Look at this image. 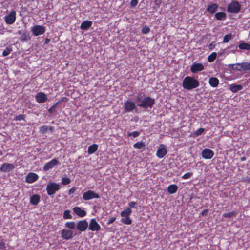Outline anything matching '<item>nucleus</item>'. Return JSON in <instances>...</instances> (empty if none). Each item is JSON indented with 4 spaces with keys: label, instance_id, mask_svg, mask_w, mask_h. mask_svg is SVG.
Instances as JSON below:
<instances>
[{
    "label": "nucleus",
    "instance_id": "4",
    "mask_svg": "<svg viewBox=\"0 0 250 250\" xmlns=\"http://www.w3.org/2000/svg\"><path fill=\"white\" fill-rule=\"evenodd\" d=\"M60 189V185L55 182H50L46 186V191L48 195H53L56 191Z\"/></svg>",
    "mask_w": 250,
    "mask_h": 250
},
{
    "label": "nucleus",
    "instance_id": "34",
    "mask_svg": "<svg viewBox=\"0 0 250 250\" xmlns=\"http://www.w3.org/2000/svg\"><path fill=\"white\" fill-rule=\"evenodd\" d=\"M240 49L250 50V44L247 43H241L239 45Z\"/></svg>",
    "mask_w": 250,
    "mask_h": 250
},
{
    "label": "nucleus",
    "instance_id": "7",
    "mask_svg": "<svg viewBox=\"0 0 250 250\" xmlns=\"http://www.w3.org/2000/svg\"><path fill=\"white\" fill-rule=\"evenodd\" d=\"M61 237L65 240H70L74 237L73 232L68 229H62L61 231Z\"/></svg>",
    "mask_w": 250,
    "mask_h": 250
},
{
    "label": "nucleus",
    "instance_id": "6",
    "mask_svg": "<svg viewBox=\"0 0 250 250\" xmlns=\"http://www.w3.org/2000/svg\"><path fill=\"white\" fill-rule=\"evenodd\" d=\"M31 31L34 36H38L43 34L45 32V28L42 25H36L31 27Z\"/></svg>",
    "mask_w": 250,
    "mask_h": 250
},
{
    "label": "nucleus",
    "instance_id": "39",
    "mask_svg": "<svg viewBox=\"0 0 250 250\" xmlns=\"http://www.w3.org/2000/svg\"><path fill=\"white\" fill-rule=\"evenodd\" d=\"M204 129L203 128H200L198 129L197 131L194 132L192 134L193 137H196L201 135L204 132Z\"/></svg>",
    "mask_w": 250,
    "mask_h": 250
},
{
    "label": "nucleus",
    "instance_id": "31",
    "mask_svg": "<svg viewBox=\"0 0 250 250\" xmlns=\"http://www.w3.org/2000/svg\"><path fill=\"white\" fill-rule=\"evenodd\" d=\"M237 214V212L236 211H232L231 212L224 213L222 216L225 218H232L235 217Z\"/></svg>",
    "mask_w": 250,
    "mask_h": 250
},
{
    "label": "nucleus",
    "instance_id": "16",
    "mask_svg": "<svg viewBox=\"0 0 250 250\" xmlns=\"http://www.w3.org/2000/svg\"><path fill=\"white\" fill-rule=\"evenodd\" d=\"M214 152L209 149L206 148L202 151V156L205 159H210L214 156Z\"/></svg>",
    "mask_w": 250,
    "mask_h": 250
},
{
    "label": "nucleus",
    "instance_id": "38",
    "mask_svg": "<svg viewBox=\"0 0 250 250\" xmlns=\"http://www.w3.org/2000/svg\"><path fill=\"white\" fill-rule=\"evenodd\" d=\"M12 51V47L10 46L7 47L2 52V55L3 56H6L8 55Z\"/></svg>",
    "mask_w": 250,
    "mask_h": 250
},
{
    "label": "nucleus",
    "instance_id": "55",
    "mask_svg": "<svg viewBox=\"0 0 250 250\" xmlns=\"http://www.w3.org/2000/svg\"><path fill=\"white\" fill-rule=\"evenodd\" d=\"M208 211L207 210H205L202 212V214L204 215L207 213Z\"/></svg>",
    "mask_w": 250,
    "mask_h": 250
},
{
    "label": "nucleus",
    "instance_id": "5",
    "mask_svg": "<svg viewBox=\"0 0 250 250\" xmlns=\"http://www.w3.org/2000/svg\"><path fill=\"white\" fill-rule=\"evenodd\" d=\"M100 195L94 191L88 190L84 192L83 195V198L85 201L90 200L94 198L98 199Z\"/></svg>",
    "mask_w": 250,
    "mask_h": 250
},
{
    "label": "nucleus",
    "instance_id": "35",
    "mask_svg": "<svg viewBox=\"0 0 250 250\" xmlns=\"http://www.w3.org/2000/svg\"><path fill=\"white\" fill-rule=\"evenodd\" d=\"M63 217L64 219H71L72 218V216L71 214V211L69 210H66L64 211Z\"/></svg>",
    "mask_w": 250,
    "mask_h": 250
},
{
    "label": "nucleus",
    "instance_id": "43",
    "mask_svg": "<svg viewBox=\"0 0 250 250\" xmlns=\"http://www.w3.org/2000/svg\"><path fill=\"white\" fill-rule=\"evenodd\" d=\"M70 179L67 177H63L62 179V183L63 185H68L70 183Z\"/></svg>",
    "mask_w": 250,
    "mask_h": 250
},
{
    "label": "nucleus",
    "instance_id": "51",
    "mask_svg": "<svg viewBox=\"0 0 250 250\" xmlns=\"http://www.w3.org/2000/svg\"><path fill=\"white\" fill-rule=\"evenodd\" d=\"M5 244L3 241L0 242V249L4 250L5 249Z\"/></svg>",
    "mask_w": 250,
    "mask_h": 250
},
{
    "label": "nucleus",
    "instance_id": "28",
    "mask_svg": "<svg viewBox=\"0 0 250 250\" xmlns=\"http://www.w3.org/2000/svg\"><path fill=\"white\" fill-rule=\"evenodd\" d=\"M178 189V187L176 185L172 184L169 185L167 188V191L170 194H174L176 193Z\"/></svg>",
    "mask_w": 250,
    "mask_h": 250
},
{
    "label": "nucleus",
    "instance_id": "53",
    "mask_svg": "<svg viewBox=\"0 0 250 250\" xmlns=\"http://www.w3.org/2000/svg\"><path fill=\"white\" fill-rule=\"evenodd\" d=\"M50 41V40L49 39H48V38L46 39L45 40V44H48L49 42Z\"/></svg>",
    "mask_w": 250,
    "mask_h": 250
},
{
    "label": "nucleus",
    "instance_id": "27",
    "mask_svg": "<svg viewBox=\"0 0 250 250\" xmlns=\"http://www.w3.org/2000/svg\"><path fill=\"white\" fill-rule=\"evenodd\" d=\"M98 148V145L94 144L88 147L87 152L89 154H93L97 150Z\"/></svg>",
    "mask_w": 250,
    "mask_h": 250
},
{
    "label": "nucleus",
    "instance_id": "33",
    "mask_svg": "<svg viewBox=\"0 0 250 250\" xmlns=\"http://www.w3.org/2000/svg\"><path fill=\"white\" fill-rule=\"evenodd\" d=\"M121 222L125 225H130L132 223V220L129 216L123 217Z\"/></svg>",
    "mask_w": 250,
    "mask_h": 250
},
{
    "label": "nucleus",
    "instance_id": "25",
    "mask_svg": "<svg viewBox=\"0 0 250 250\" xmlns=\"http://www.w3.org/2000/svg\"><path fill=\"white\" fill-rule=\"evenodd\" d=\"M218 79L216 77H211L209 80V83L212 87H216L219 84Z\"/></svg>",
    "mask_w": 250,
    "mask_h": 250
},
{
    "label": "nucleus",
    "instance_id": "47",
    "mask_svg": "<svg viewBox=\"0 0 250 250\" xmlns=\"http://www.w3.org/2000/svg\"><path fill=\"white\" fill-rule=\"evenodd\" d=\"M150 32V28L148 27L145 26L142 29V32L143 34H146Z\"/></svg>",
    "mask_w": 250,
    "mask_h": 250
},
{
    "label": "nucleus",
    "instance_id": "20",
    "mask_svg": "<svg viewBox=\"0 0 250 250\" xmlns=\"http://www.w3.org/2000/svg\"><path fill=\"white\" fill-rule=\"evenodd\" d=\"M204 69V66L202 63H194L191 67V71L193 73H197Z\"/></svg>",
    "mask_w": 250,
    "mask_h": 250
},
{
    "label": "nucleus",
    "instance_id": "11",
    "mask_svg": "<svg viewBox=\"0 0 250 250\" xmlns=\"http://www.w3.org/2000/svg\"><path fill=\"white\" fill-rule=\"evenodd\" d=\"M124 108L125 112H130L136 108V105L134 102L127 100L125 102Z\"/></svg>",
    "mask_w": 250,
    "mask_h": 250
},
{
    "label": "nucleus",
    "instance_id": "42",
    "mask_svg": "<svg viewBox=\"0 0 250 250\" xmlns=\"http://www.w3.org/2000/svg\"><path fill=\"white\" fill-rule=\"evenodd\" d=\"M25 119V115L23 114H20L15 117L14 120L15 121H23Z\"/></svg>",
    "mask_w": 250,
    "mask_h": 250
},
{
    "label": "nucleus",
    "instance_id": "46",
    "mask_svg": "<svg viewBox=\"0 0 250 250\" xmlns=\"http://www.w3.org/2000/svg\"><path fill=\"white\" fill-rule=\"evenodd\" d=\"M59 102H58L54 105L51 106L48 110V112H49L50 113H54L55 108L56 107V106L59 104Z\"/></svg>",
    "mask_w": 250,
    "mask_h": 250
},
{
    "label": "nucleus",
    "instance_id": "22",
    "mask_svg": "<svg viewBox=\"0 0 250 250\" xmlns=\"http://www.w3.org/2000/svg\"><path fill=\"white\" fill-rule=\"evenodd\" d=\"M243 89V86L240 84H232L229 85V90L233 93H236Z\"/></svg>",
    "mask_w": 250,
    "mask_h": 250
},
{
    "label": "nucleus",
    "instance_id": "50",
    "mask_svg": "<svg viewBox=\"0 0 250 250\" xmlns=\"http://www.w3.org/2000/svg\"><path fill=\"white\" fill-rule=\"evenodd\" d=\"M116 220V218L115 217H112L110 219H109L107 222V225H110L111 224H112V223H113Z\"/></svg>",
    "mask_w": 250,
    "mask_h": 250
},
{
    "label": "nucleus",
    "instance_id": "56",
    "mask_svg": "<svg viewBox=\"0 0 250 250\" xmlns=\"http://www.w3.org/2000/svg\"><path fill=\"white\" fill-rule=\"evenodd\" d=\"M245 160H246V158H245V157H241V160L242 161H245Z\"/></svg>",
    "mask_w": 250,
    "mask_h": 250
},
{
    "label": "nucleus",
    "instance_id": "1",
    "mask_svg": "<svg viewBox=\"0 0 250 250\" xmlns=\"http://www.w3.org/2000/svg\"><path fill=\"white\" fill-rule=\"evenodd\" d=\"M155 101L154 98L149 96L142 98L141 94L137 95L136 98L137 106L145 109L151 108L155 104Z\"/></svg>",
    "mask_w": 250,
    "mask_h": 250
},
{
    "label": "nucleus",
    "instance_id": "57",
    "mask_svg": "<svg viewBox=\"0 0 250 250\" xmlns=\"http://www.w3.org/2000/svg\"><path fill=\"white\" fill-rule=\"evenodd\" d=\"M3 154V151L0 150V155H2Z\"/></svg>",
    "mask_w": 250,
    "mask_h": 250
},
{
    "label": "nucleus",
    "instance_id": "10",
    "mask_svg": "<svg viewBox=\"0 0 250 250\" xmlns=\"http://www.w3.org/2000/svg\"><path fill=\"white\" fill-rule=\"evenodd\" d=\"M59 162L56 159H53L49 162L46 163L43 167V170L48 171L52 169L54 166L59 165Z\"/></svg>",
    "mask_w": 250,
    "mask_h": 250
},
{
    "label": "nucleus",
    "instance_id": "18",
    "mask_svg": "<svg viewBox=\"0 0 250 250\" xmlns=\"http://www.w3.org/2000/svg\"><path fill=\"white\" fill-rule=\"evenodd\" d=\"M73 212L78 216L83 217L86 215V212L80 207H75L73 208Z\"/></svg>",
    "mask_w": 250,
    "mask_h": 250
},
{
    "label": "nucleus",
    "instance_id": "14",
    "mask_svg": "<svg viewBox=\"0 0 250 250\" xmlns=\"http://www.w3.org/2000/svg\"><path fill=\"white\" fill-rule=\"evenodd\" d=\"M15 167L13 164L5 163L0 167V171L3 172H9L14 168Z\"/></svg>",
    "mask_w": 250,
    "mask_h": 250
},
{
    "label": "nucleus",
    "instance_id": "15",
    "mask_svg": "<svg viewBox=\"0 0 250 250\" xmlns=\"http://www.w3.org/2000/svg\"><path fill=\"white\" fill-rule=\"evenodd\" d=\"M47 95L42 92H38L35 95V99L39 103H45L47 100Z\"/></svg>",
    "mask_w": 250,
    "mask_h": 250
},
{
    "label": "nucleus",
    "instance_id": "30",
    "mask_svg": "<svg viewBox=\"0 0 250 250\" xmlns=\"http://www.w3.org/2000/svg\"><path fill=\"white\" fill-rule=\"evenodd\" d=\"M131 213V209L130 208H126V209H124L123 211L121 212V216L122 217H128L130 216Z\"/></svg>",
    "mask_w": 250,
    "mask_h": 250
},
{
    "label": "nucleus",
    "instance_id": "52",
    "mask_svg": "<svg viewBox=\"0 0 250 250\" xmlns=\"http://www.w3.org/2000/svg\"><path fill=\"white\" fill-rule=\"evenodd\" d=\"M75 190H76V188H73L70 189L68 191L69 195H71V194H73L75 192Z\"/></svg>",
    "mask_w": 250,
    "mask_h": 250
},
{
    "label": "nucleus",
    "instance_id": "37",
    "mask_svg": "<svg viewBox=\"0 0 250 250\" xmlns=\"http://www.w3.org/2000/svg\"><path fill=\"white\" fill-rule=\"evenodd\" d=\"M217 57V54L215 52H213L210 54L208 57V60L209 62H212L214 61Z\"/></svg>",
    "mask_w": 250,
    "mask_h": 250
},
{
    "label": "nucleus",
    "instance_id": "58",
    "mask_svg": "<svg viewBox=\"0 0 250 250\" xmlns=\"http://www.w3.org/2000/svg\"><path fill=\"white\" fill-rule=\"evenodd\" d=\"M248 181V182H250V177L249 178Z\"/></svg>",
    "mask_w": 250,
    "mask_h": 250
},
{
    "label": "nucleus",
    "instance_id": "36",
    "mask_svg": "<svg viewBox=\"0 0 250 250\" xmlns=\"http://www.w3.org/2000/svg\"><path fill=\"white\" fill-rule=\"evenodd\" d=\"M76 223L74 221L67 222L65 224V227L70 229H74L75 227Z\"/></svg>",
    "mask_w": 250,
    "mask_h": 250
},
{
    "label": "nucleus",
    "instance_id": "32",
    "mask_svg": "<svg viewBox=\"0 0 250 250\" xmlns=\"http://www.w3.org/2000/svg\"><path fill=\"white\" fill-rule=\"evenodd\" d=\"M50 129L51 130H52L53 127H48L47 125H42L40 127V133L42 134L45 133L48 129Z\"/></svg>",
    "mask_w": 250,
    "mask_h": 250
},
{
    "label": "nucleus",
    "instance_id": "21",
    "mask_svg": "<svg viewBox=\"0 0 250 250\" xmlns=\"http://www.w3.org/2000/svg\"><path fill=\"white\" fill-rule=\"evenodd\" d=\"M92 21L86 20L82 22L80 28L82 30H87L92 26Z\"/></svg>",
    "mask_w": 250,
    "mask_h": 250
},
{
    "label": "nucleus",
    "instance_id": "29",
    "mask_svg": "<svg viewBox=\"0 0 250 250\" xmlns=\"http://www.w3.org/2000/svg\"><path fill=\"white\" fill-rule=\"evenodd\" d=\"M215 17L218 20H224L226 18V14L223 12H219L215 14Z\"/></svg>",
    "mask_w": 250,
    "mask_h": 250
},
{
    "label": "nucleus",
    "instance_id": "45",
    "mask_svg": "<svg viewBox=\"0 0 250 250\" xmlns=\"http://www.w3.org/2000/svg\"><path fill=\"white\" fill-rule=\"evenodd\" d=\"M193 175V173L192 172H188L184 174L182 176V178L183 179H188L190 178Z\"/></svg>",
    "mask_w": 250,
    "mask_h": 250
},
{
    "label": "nucleus",
    "instance_id": "54",
    "mask_svg": "<svg viewBox=\"0 0 250 250\" xmlns=\"http://www.w3.org/2000/svg\"><path fill=\"white\" fill-rule=\"evenodd\" d=\"M210 49H212L214 47V45L212 43H210L209 45Z\"/></svg>",
    "mask_w": 250,
    "mask_h": 250
},
{
    "label": "nucleus",
    "instance_id": "3",
    "mask_svg": "<svg viewBox=\"0 0 250 250\" xmlns=\"http://www.w3.org/2000/svg\"><path fill=\"white\" fill-rule=\"evenodd\" d=\"M241 5L237 1H233L227 7V11L231 13H238L241 10Z\"/></svg>",
    "mask_w": 250,
    "mask_h": 250
},
{
    "label": "nucleus",
    "instance_id": "44",
    "mask_svg": "<svg viewBox=\"0 0 250 250\" xmlns=\"http://www.w3.org/2000/svg\"><path fill=\"white\" fill-rule=\"evenodd\" d=\"M140 133L138 131H136L132 132H128L127 134V136L128 137L132 136L134 138L138 137Z\"/></svg>",
    "mask_w": 250,
    "mask_h": 250
},
{
    "label": "nucleus",
    "instance_id": "40",
    "mask_svg": "<svg viewBox=\"0 0 250 250\" xmlns=\"http://www.w3.org/2000/svg\"><path fill=\"white\" fill-rule=\"evenodd\" d=\"M242 63H230L229 65V68L233 70H237L238 66H241Z\"/></svg>",
    "mask_w": 250,
    "mask_h": 250
},
{
    "label": "nucleus",
    "instance_id": "41",
    "mask_svg": "<svg viewBox=\"0 0 250 250\" xmlns=\"http://www.w3.org/2000/svg\"><path fill=\"white\" fill-rule=\"evenodd\" d=\"M232 38V35L231 34H228L226 35L223 39V42L224 43H227Z\"/></svg>",
    "mask_w": 250,
    "mask_h": 250
},
{
    "label": "nucleus",
    "instance_id": "23",
    "mask_svg": "<svg viewBox=\"0 0 250 250\" xmlns=\"http://www.w3.org/2000/svg\"><path fill=\"white\" fill-rule=\"evenodd\" d=\"M218 7V6L217 4L212 3L208 6L207 11L211 14H213L217 11Z\"/></svg>",
    "mask_w": 250,
    "mask_h": 250
},
{
    "label": "nucleus",
    "instance_id": "48",
    "mask_svg": "<svg viewBox=\"0 0 250 250\" xmlns=\"http://www.w3.org/2000/svg\"><path fill=\"white\" fill-rule=\"evenodd\" d=\"M137 205V202H135L134 201H131L128 203V206H129L128 208H130V209L131 208H135Z\"/></svg>",
    "mask_w": 250,
    "mask_h": 250
},
{
    "label": "nucleus",
    "instance_id": "8",
    "mask_svg": "<svg viewBox=\"0 0 250 250\" xmlns=\"http://www.w3.org/2000/svg\"><path fill=\"white\" fill-rule=\"evenodd\" d=\"M16 13L15 11H12L8 15L5 16V22L8 24H12L15 21L16 19Z\"/></svg>",
    "mask_w": 250,
    "mask_h": 250
},
{
    "label": "nucleus",
    "instance_id": "9",
    "mask_svg": "<svg viewBox=\"0 0 250 250\" xmlns=\"http://www.w3.org/2000/svg\"><path fill=\"white\" fill-rule=\"evenodd\" d=\"M88 229L93 231H98L101 229L100 225L97 223L95 218L90 220L89 225H88Z\"/></svg>",
    "mask_w": 250,
    "mask_h": 250
},
{
    "label": "nucleus",
    "instance_id": "13",
    "mask_svg": "<svg viewBox=\"0 0 250 250\" xmlns=\"http://www.w3.org/2000/svg\"><path fill=\"white\" fill-rule=\"evenodd\" d=\"M167 152L166 146L161 144L157 151L156 155L159 158H162L167 154Z\"/></svg>",
    "mask_w": 250,
    "mask_h": 250
},
{
    "label": "nucleus",
    "instance_id": "17",
    "mask_svg": "<svg viewBox=\"0 0 250 250\" xmlns=\"http://www.w3.org/2000/svg\"><path fill=\"white\" fill-rule=\"evenodd\" d=\"M38 178L37 174L30 172L26 176V182L28 183H33L36 181Z\"/></svg>",
    "mask_w": 250,
    "mask_h": 250
},
{
    "label": "nucleus",
    "instance_id": "19",
    "mask_svg": "<svg viewBox=\"0 0 250 250\" xmlns=\"http://www.w3.org/2000/svg\"><path fill=\"white\" fill-rule=\"evenodd\" d=\"M19 34H21L19 38L21 41H27L30 40V33L28 31L25 30L23 33L19 31Z\"/></svg>",
    "mask_w": 250,
    "mask_h": 250
},
{
    "label": "nucleus",
    "instance_id": "12",
    "mask_svg": "<svg viewBox=\"0 0 250 250\" xmlns=\"http://www.w3.org/2000/svg\"><path fill=\"white\" fill-rule=\"evenodd\" d=\"M88 227V223L86 220L79 221L77 224V229L80 231L83 232L86 230Z\"/></svg>",
    "mask_w": 250,
    "mask_h": 250
},
{
    "label": "nucleus",
    "instance_id": "2",
    "mask_svg": "<svg viewBox=\"0 0 250 250\" xmlns=\"http://www.w3.org/2000/svg\"><path fill=\"white\" fill-rule=\"evenodd\" d=\"M199 86V82L193 77L190 76L186 77L182 82L183 88L188 90H192Z\"/></svg>",
    "mask_w": 250,
    "mask_h": 250
},
{
    "label": "nucleus",
    "instance_id": "49",
    "mask_svg": "<svg viewBox=\"0 0 250 250\" xmlns=\"http://www.w3.org/2000/svg\"><path fill=\"white\" fill-rule=\"evenodd\" d=\"M138 3V0H131L130 2V6L131 7H134L137 5Z\"/></svg>",
    "mask_w": 250,
    "mask_h": 250
},
{
    "label": "nucleus",
    "instance_id": "26",
    "mask_svg": "<svg viewBox=\"0 0 250 250\" xmlns=\"http://www.w3.org/2000/svg\"><path fill=\"white\" fill-rule=\"evenodd\" d=\"M133 147L136 149L144 150L146 147V145L143 141H139L135 143L133 145Z\"/></svg>",
    "mask_w": 250,
    "mask_h": 250
},
{
    "label": "nucleus",
    "instance_id": "24",
    "mask_svg": "<svg viewBox=\"0 0 250 250\" xmlns=\"http://www.w3.org/2000/svg\"><path fill=\"white\" fill-rule=\"evenodd\" d=\"M40 201V196L38 194H34L30 197V202L32 205H37Z\"/></svg>",
    "mask_w": 250,
    "mask_h": 250
}]
</instances>
